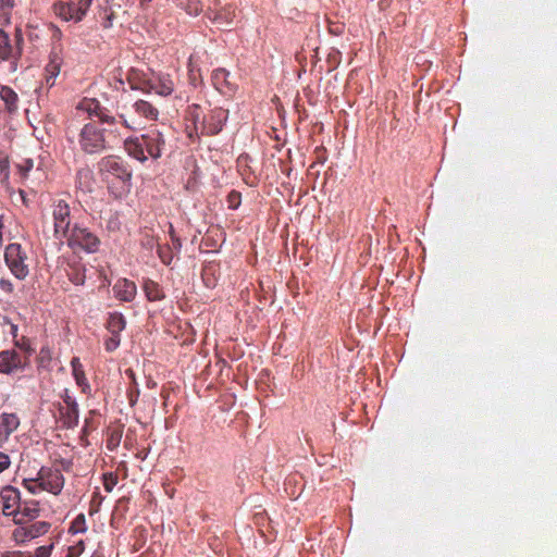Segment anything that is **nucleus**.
Returning a JSON list of instances; mask_svg holds the SVG:
<instances>
[{
  "label": "nucleus",
  "mask_w": 557,
  "mask_h": 557,
  "mask_svg": "<svg viewBox=\"0 0 557 557\" xmlns=\"http://www.w3.org/2000/svg\"><path fill=\"white\" fill-rule=\"evenodd\" d=\"M21 367V358L13 350H4L0 352V372L11 373Z\"/></svg>",
  "instance_id": "f3484780"
},
{
  "label": "nucleus",
  "mask_w": 557,
  "mask_h": 557,
  "mask_svg": "<svg viewBox=\"0 0 557 557\" xmlns=\"http://www.w3.org/2000/svg\"><path fill=\"white\" fill-rule=\"evenodd\" d=\"M116 484V480L112 474L104 475V487L108 492H111Z\"/></svg>",
  "instance_id": "473e14b6"
},
{
  "label": "nucleus",
  "mask_w": 557,
  "mask_h": 557,
  "mask_svg": "<svg viewBox=\"0 0 557 557\" xmlns=\"http://www.w3.org/2000/svg\"><path fill=\"white\" fill-rule=\"evenodd\" d=\"M0 3H1V9L3 11L11 9L14 4L13 0H0Z\"/></svg>",
  "instance_id": "58836bf2"
},
{
  "label": "nucleus",
  "mask_w": 557,
  "mask_h": 557,
  "mask_svg": "<svg viewBox=\"0 0 557 557\" xmlns=\"http://www.w3.org/2000/svg\"><path fill=\"white\" fill-rule=\"evenodd\" d=\"M160 257L162 258L163 262L164 263H169L170 261H168L166 259H164V257L160 253Z\"/></svg>",
  "instance_id": "c03bdc74"
},
{
  "label": "nucleus",
  "mask_w": 557,
  "mask_h": 557,
  "mask_svg": "<svg viewBox=\"0 0 557 557\" xmlns=\"http://www.w3.org/2000/svg\"><path fill=\"white\" fill-rule=\"evenodd\" d=\"M126 373L128 374V376L134 380V373L132 370H127Z\"/></svg>",
  "instance_id": "37998d69"
},
{
  "label": "nucleus",
  "mask_w": 557,
  "mask_h": 557,
  "mask_svg": "<svg viewBox=\"0 0 557 557\" xmlns=\"http://www.w3.org/2000/svg\"><path fill=\"white\" fill-rule=\"evenodd\" d=\"M113 293L122 301H132L137 294V287L134 282L127 278H120L113 286Z\"/></svg>",
  "instance_id": "2eb2a0df"
},
{
  "label": "nucleus",
  "mask_w": 557,
  "mask_h": 557,
  "mask_svg": "<svg viewBox=\"0 0 557 557\" xmlns=\"http://www.w3.org/2000/svg\"><path fill=\"white\" fill-rule=\"evenodd\" d=\"M0 171L2 174V182H7L9 178V161L7 159L0 160Z\"/></svg>",
  "instance_id": "2f4dec72"
},
{
  "label": "nucleus",
  "mask_w": 557,
  "mask_h": 557,
  "mask_svg": "<svg viewBox=\"0 0 557 557\" xmlns=\"http://www.w3.org/2000/svg\"><path fill=\"white\" fill-rule=\"evenodd\" d=\"M25 487L32 493L36 494L41 490L40 480H38V476L36 479H28L24 481Z\"/></svg>",
  "instance_id": "bb28decb"
},
{
  "label": "nucleus",
  "mask_w": 557,
  "mask_h": 557,
  "mask_svg": "<svg viewBox=\"0 0 557 557\" xmlns=\"http://www.w3.org/2000/svg\"><path fill=\"white\" fill-rule=\"evenodd\" d=\"M228 75L230 73L225 71L224 69H218L213 72L212 81L215 86V88L220 91H224V88H228L230 90H233V86L228 82Z\"/></svg>",
  "instance_id": "412c9836"
},
{
  "label": "nucleus",
  "mask_w": 557,
  "mask_h": 557,
  "mask_svg": "<svg viewBox=\"0 0 557 557\" xmlns=\"http://www.w3.org/2000/svg\"><path fill=\"white\" fill-rule=\"evenodd\" d=\"M41 490L54 495L59 494L64 485V479L58 469H41L38 473Z\"/></svg>",
  "instance_id": "6e6552de"
},
{
  "label": "nucleus",
  "mask_w": 557,
  "mask_h": 557,
  "mask_svg": "<svg viewBox=\"0 0 557 557\" xmlns=\"http://www.w3.org/2000/svg\"><path fill=\"white\" fill-rule=\"evenodd\" d=\"M52 545L41 546L36 552V557H49L51 554Z\"/></svg>",
  "instance_id": "f704fd0d"
},
{
  "label": "nucleus",
  "mask_w": 557,
  "mask_h": 557,
  "mask_svg": "<svg viewBox=\"0 0 557 557\" xmlns=\"http://www.w3.org/2000/svg\"><path fill=\"white\" fill-rule=\"evenodd\" d=\"M15 46L12 45L11 39L9 38L8 34L0 29V58L1 59H8L10 57H14L16 54H20V44L22 41V35L17 30L15 34Z\"/></svg>",
  "instance_id": "f8f14e48"
},
{
  "label": "nucleus",
  "mask_w": 557,
  "mask_h": 557,
  "mask_svg": "<svg viewBox=\"0 0 557 557\" xmlns=\"http://www.w3.org/2000/svg\"><path fill=\"white\" fill-rule=\"evenodd\" d=\"M101 170L121 178L122 181H126L129 178V173L122 166V163L119 159L114 157H109L102 160Z\"/></svg>",
  "instance_id": "dca6fc26"
},
{
  "label": "nucleus",
  "mask_w": 557,
  "mask_h": 557,
  "mask_svg": "<svg viewBox=\"0 0 557 557\" xmlns=\"http://www.w3.org/2000/svg\"><path fill=\"white\" fill-rule=\"evenodd\" d=\"M39 516V506L36 502H24L15 512L13 519L16 524H24Z\"/></svg>",
  "instance_id": "4468645a"
},
{
  "label": "nucleus",
  "mask_w": 557,
  "mask_h": 557,
  "mask_svg": "<svg viewBox=\"0 0 557 557\" xmlns=\"http://www.w3.org/2000/svg\"><path fill=\"white\" fill-rule=\"evenodd\" d=\"M77 110L82 111V112H85L88 115H96L101 121L107 122V123H111V122L114 121L113 117H111L108 114H106L103 109L100 107L99 101L96 100V99H92V98H85V99H83L78 103Z\"/></svg>",
  "instance_id": "ddd939ff"
},
{
  "label": "nucleus",
  "mask_w": 557,
  "mask_h": 557,
  "mask_svg": "<svg viewBox=\"0 0 557 557\" xmlns=\"http://www.w3.org/2000/svg\"><path fill=\"white\" fill-rule=\"evenodd\" d=\"M67 414L73 422H77L78 419V407L75 401H71V406L67 407Z\"/></svg>",
  "instance_id": "c756f323"
},
{
  "label": "nucleus",
  "mask_w": 557,
  "mask_h": 557,
  "mask_svg": "<svg viewBox=\"0 0 557 557\" xmlns=\"http://www.w3.org/2000/svg\"><path fill=\"white\" fill-rule=\"evenodd\" d=\"M71 530L74 533L85 531V517L83 515L78 516L74 522L72 523Z\"/></svg>",
  "instance_id": "cd10ccee"
},
{
  "label": "nucleus",
  "mask_w": 557,
  "mask_h": 557,
  "mask_svg": "<svg viewBox=\"0 0 557 557\" xmlns=\"http://www.w3.org/2000/svg\"><path fill=\"white\" fill-rule=\"evenodd\" d=\"M81 146L89 153L98 152L104 148L102 132L95 124H87L81 132Z\"/></svg>",
  "instance_id": "39448f33"
},
{
  "label": "nucleus",
  "mask_w": 557,
  "mask_h": 557,
  "mask_svg": "<svg viewBox=\"0 0 557 557\" xmlns=\"http://www.w3.org/2000/svg\"><path fill=\"white\" fill-rule=\"evenodd\" d=\"M0 97L5 102L9 110L16 108L17 95L14 90L9 87H2Z\"/></svg>",
  "instance_id": "b1692460"
},
{
  "label": "nucleus",
  "mask_w": 557,
  "mask_h": 557,
  "mask_svg": "<svg viewBox=\"0 0 557 557\" xmlns=\"http://www.w3.org/2000/svg\"><path fill=\"white\" fill-rule=\"evenodd\" d=\"M151 0H140V5L141 7H145L146 4H148Z\"/></svg>",
  "instance_id": "79ce46f5"
},
{
  "label": "nucleus",
  "mask_w": 557,
  "mask_h": 557,
  "mask_svg": "<svg viewBox=\"0 0 557 557\" xmlns=\"http://www.w3.org/2000/svg\"><path fill=\"white\" fill-rule=\"evenodd\" d=\"M64 238H67L69 246L79 247L87 251H95L98 246V239L95 235L77 226L71 228Z\"/></svg>",
  "instance_id": "423d86ee"
},
{
  "label": "nucleus",
  "mask_w": 557,
  "mask_h": 557,
  "mask_svg": "<svg viewBox=\"0 0 557 557\" xmlns=\"http://www.w3.org/2000/svg\"><path fill=\"white\" fill-rule=\"evenodd\" d=\"M71 401H75V400L72 399L69 395H66L65 398H64V403L66 404L67 407L71 406Z\"/></svg>",
  "instance_id": "ea45409f"
},
{
  "label": "nucleus",
  "mask_w": 557,
  "mask_h": 557,
  "mask_svg": "<svg viewBox=\"0 0 557 557\" xmlns=\"http://www.w3.org/2000/svg\"><path fill=\"white\" fill-rule=\"evenodd\" d=\"M151 75L152 72H145L139 69H132L127 75V79L133 89L146 90V81H150Z\"/></svg>",
  "instance_id": "a211bd4d"
},
{
  "label": "nucleus",
  "mask_w": 557,
  "mask_h": 557,
  "mask_svg": "<svg viewBox=\"0 0 557 557\" xmlns=\"http://www.w3.org/2000/svg\"><path fill=\"white\" fill-rule=\"evenodd\" d=\"M123 120V125L125 128H135L137 126V122L132 117H126L125 115H121Z\"/></svg>",
  "instance_id": "c9c22d12"
},
{
  "label": "nucleus",
  "mask_w": 557,
  "mask_h": 557,
  "mask_svg": "<svg viewBox=\"0 0 557 557\" xmlns=\"http://www.w3.org/2000/svg\"><path fill=\"white\" fill-rule=\"evenodd\" d=\"M144 290L147 298L151 301L161 299L163 297V292L159 287V285L153 281H146L144 284Z\"/></svg>",
  "instance_id": "4be33fe9"
},
{
  "label": "nucleus",
  "mask_w": 557,
  "mask_h": 557,
  "mask_svg": "<svg viewBox=\"0 0 557 557\" xmlns=\"http://www.w3.org/2000/svg\"><path fill=\"white\" fill-rule=\"evenodd\" d=\"M49 529V524L44 521H37L28 524H17V528L13 531V537L16 542H26L33 540L39 535L45 534Z\"/></svg>",
  "instance_id": "0eeeda50"
},
{
  "label": "nucleus",
  "mask_w": 557,
  "mask_h": 557,
  "mask_svg": "<svg viewBox=\"0 0 557 557\" xmlns=\"http://www.w3.org/2000/svg\"><path fill=\"white\" fill-rule=\"evenodd\" d=\"M53 216V232L54 236L58 239H62L67 236L70 230L71 219H70V208L69 205L60 200L58 201L52 211Z\"/></svg>",
  "instance_id": "20e7f679"
},
{
  "label": "nucleus",
  "mask_w": 557,
  "mask_h": 557,
  "mask_svg": "<svg viewBox=\"0 0 557 557\" xmlns=\"http://www.w3.org/2000/svg\"><path fill=\"white\" fill-rule=\"evenodd\" d=\"M135 112L148 120H156L158 117V110L149 102L139 100L134 103Z\"/></svg>",
  "instance_id": "aec40b11"
},
{
  "label": "nucleus",
  "mask_w": 557,
  "mask_h": 557,
  "mask_svg": "<svg viewBox=\"0 0 557 557\" xmlns=\"http://www.w3.org/2000/svg\"><path fill=\"white\" fill-rule=\"evenodd\" d=\"M53 37L59 40L61 38V32L55 29Z\"/></svg>",
  "instance_id": "a19ab883"
},
{
  "label": "nucleus",
  "mask_w": 557,
  "mask_h": 557,
  "mask_svg": "<svg viewBox=\"0 0 557 557\" xmlns=\"http://www.w3.org/2000/svg\"><path fill=\"white\" fill-rule=\"evenodd\" d=\"M125 327V320L124 317L120 313H113L110 315L109 322H108V329L111 332V334H116Z\"/></svg>",
  "instance_id": "5701e85b"
},
{
  "label": "nucleus",
  "mask_w": 557,
  "mask_h": 557,
  "mask_svg": "<svg viewBox=\"0 0 557 557\" xmlns=\"http://www.w3.org/2000/svg\"><path fill=\"white\" fill-rule=\"evenodd\" d=\"M71 366H72L73 375L75 377L77 385L81 386L83 392L86 393L90 387L86 381V376H85V373L83 370V366L79 362V359L73 358Z\"/></svg>",
  "instance_id": "6ab92c4d"
},
{
  "label": "nucleus",
  "mask_w": 557,
  "mask_h": 557,
  "mask_svg": "<svg viewBox=\"0 0 557 557\" xmlns=\"http://www.w3.org/2000/svg\"><path fill=\"white\" fill-rule=\"evenodd\" d=\"M148 91H154L160 96H169L174 89V84L168 75H156L152 73L151 79L146 81Z\"/></svg>",
  "instance_id": "9b49d317"
},
{
  "label": "nucleus",
  "mask_w": 557,
  "mask_h": 557,
  "mask_svg": "<svg viewBox=\"0 0 557 557\" xmlns=\"http://www.w3.org/2000/svg\"><path fill=\"white\" fill-rule=\"evenodd\" d=\"M164 145L162 134L158 129H150L141 138H132L125 140L127 152L139 161L147 160V154L152 158L161 156V149Z\"/></svg>",
  "instance_id": "f257e3e1"
},
{
  "label": "nucleus",
  "mask_w": 557,
  "mask_h": 557,
  "mask_svg": "<svg viewBox=\"0 0 557 557\" xmlns=\"http://www.w3.org/2000/svg\"><path fill=\"white\" fill-rule=\"evenodd\" d=\"M11 465V460L8 455L0 453V473L7 470Z\"/></svg>",
  "instance_id": "72a5a7b5"
},
{
  "label": "nucleus",
  "mask_w": 557,
  "mask_h": 557,
  "mask_svg": "<svg viewBox=\"0 0 557 557\" xmlns=\"http://www.w3.org/2000/svg\"><path fill=\"white\" fill-rule=\"evenodd\" d=\"M63 64L62 47L54 45L49 55V62L46 66V84L49 87L54 85L55 78L60 74Z\"/></svg>",
  "instance_id": "1a4fd4ad"
},
{
  "label": "nucleus",
  "mask_w": 557,
  "mask_h": 557,
  "mask_svg": "<svg viewBox=\"0 0 557 557\" xmlns=\"http://www.w3.org/2000/svg\"><path fill=\"white\" fill-rule=\"evenodd\" d=\"M178 5L184 8L190 15H196L201 10L198 0H181Z\"/></svg>",
  "instance_id": "393cba45"
},
{
  "label": "nucleus",
  "mask_w": 557,
  "mask_h": 557,
  "mask_svg": "<svg viewBox=\"0 0 557 557\" xmlns=\"http://www.w3.org/2000/svg\"><path fill=\"white\" fill-rule=\"evenodd\" d=\"M239 198H240L239 194H237V193H232V194L230 195V197H228L230 206H231L232 208H234V209H235V208H237V206L239 205Z\"/></svg>",
  "instance_id": "4c0bfd02"
},
{
  "label": "nucleus",
  "mask_w": 557,
  "mask_h": 557,
  "mask_svg": "<svg viewBox=\"0 0 557 557\" xmlns=\"http://www.w3.org/2000/svg\"><path fill=\"white\" fill-rule=\"evenodd\" d=\"M21 177L26 178L27 173L34 168L32 159H24L22 162L16 164Z\"/></svg>",
  "instance_id": "a878e982"
},
{
  "label": "nucleus",
  "mask_w": 557,
  "mask_h": 557,
  "mask_svg": "<svg viewBox=\"0 0 557 557\" xmlns=\"http://www.w3.org/2000/svg\"><path fill=\"white\" fill-rule=\"evenodd\" d=\"M84 550V543L81 541L77 545L72 546L69 548L67 557H77L79 556Z\"/></svg>",
  "instance_id": "7c9ffc66"
},
{
  "label": "nucleus",
  "mask_w": 557,
  "mask_h": 557,
  "mask_svg": "<svg viewBox=\"0 0 557 557\" xmlns=\"http://www.w3.org/2000/svg\"><path fill=\"white\" fill-rule=\"evenodd\" d=\"M0 288L5 293H11L13 290V285L9 280L0 278Z\"/></svg>",
  "instance_id": "e433bc0d"
},
{
  "label": "nucleus",
  "mask_w": 557,
  "mask_h": 557,
  "mask_svg": "<svg viewBox=\"0 0 557 557\" xmlns=\"http://www.w3.org/2000/svg\"><path fill=\"white\" fill-rule=\"evenodd\" d=\"M119 345H120V338H119V335H116V334H112V336L109 339H107V342H106V348L109 351L114 350L115 348H117Z\"/></svg>",
  "instance_id": "c85d7f7f"
},
{
  "label": "nucleus",
  "mask_w": 557,
  "mask_h": 557,
  "mask_svg": "<svg viewBox=\"0 0 557 557\" xmlns=\"http://www.w3.org/2000/svg\"><path fill=\"white\" fill-rule=\"evenodd\" d=\"M4 260L16 278L23 280L28 275L27 255L20 244H10L5 248Z\"/></svg>",
  "instance_id": "f03ea898"
},
{
  "label": "nucleus",
  "mask_w": 557,
  "mask_h": 557,
  "mask_svg": "<svg viewBox=\"0 0 557 557\" xmlns=\"http://www.w3.org/2000/svg\"><path fill=\"white\" fill-rule=\"evenodd\" d=\"M20 493L13 486H5L0 491V503L5 516H13L20 508Z\"/></svg>",
  "instance_id": "9d476101"
},
{
  "label": "nucleus",
  "mask_w": 557,
  "mask_h": 557,
  "mask_svg": "<svg viewBox=\"0 0 557 557\" xmlns=\"http://www.w3.org/2000/svg\"><path fill=\"white\" fill-rule=\"evenodd\" d=\"M91 0H77V2H62L55 5V14L63 21L79 22L86 14Z\"/></svg>",
  "instance_id": "7ed1b4c3"
}]
</instances>
